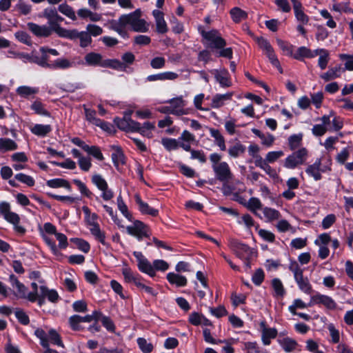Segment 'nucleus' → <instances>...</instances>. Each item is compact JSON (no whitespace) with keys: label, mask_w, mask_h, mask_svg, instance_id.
Returning a JSON list of instances; mask_svg holds the SVG:
<instances>
[{"label":"nucleus","mask_w":353,"mask_h":353,"mask_svg":"<svg viewBox=\"0 0 353 353\" xmlns=\"http://www.w3.org/2000/svg\"><path fill=\"white\" fill-rule=\"evenodd\" d=\"M111 157L115 167L124 163V154L119 148L112 154Z\"/></svg>","instance_id":"nucleus-56"},{"label":"nucleus","mask_w":353,"mask_h":353,"mask_svg":"<svg viewBox=\"0 0 353 353\" xmlns=\"http://www.w3.org/2000/svg\"><path fill=\"white\" fill-rule=\"evenodd\" d=\"M302 137H303L302 134H300L291 135L288 138V143H289L290 150H294L295 149L298 148L301 145V141H302Z\"/></svg>","instance_id":"nucleus-57"},{"label":"nucleus","mask_w":353,"mask_h":353,"mask_svg":"<svg viewBox=\"0 0 353 353\" xmlns=\"http://www.w3.org/2000/svg\"><path fill=\"white\" fill-rule=\"evenodd\" d=\"M17 149V144L8 138H0V151L7 152Z\"/></svg>","instance_id":"nucleus-46"},{"label":"nucleus","mask_w":353,"mask_h":353,"mask_svg":"<svg viewBox=\"0 0 353 353\" xmlns=\"http://www.w3.org/2000/svg\"><path fill=\"white\" fill-rule=\"evenodd\" d=\"M31 109L37 114L50 117V112L46 110L43 104L39 101H34L31 105Z\"/></svg>","instance_id":"nucleus-53"},{"label":"nucleus","mask_w":353,"mask_h":353,"mask_svg":"<svg viewBox=\"0 0 353 353\" xmlns=\"http://www.w3.org/2000/svg\"><path fill=\"white\" fill-rule=\"evenodd\" d=\"M117 204L119 210L121 213L130 221H132V215L129 212L128 206L125 203L122 196L119 194L117 199Z\"/></svg>","instance_id":"nucleus-44"},{"label":"nucleus","mask_w":353,"mask_h":353,"mask_svg":"<svg viewBox=\"0 0 353 353\" xmlns=\"http://www.w3.org/2000/svg\"><path fill=\"white\" fill-rule=\"evenodd\" d=\"M321 159L318 158L313 164L307 166L305 169V172L315 181H319L322 178L321 172H324L323 170L321 169Z\"/></svg>","instance_id":"nucleus-20"},{"label":"nucleus","mask_w":353,"mask_h":353,"mask_svg":"<svg viewBox=\"0 0 353 353\" xmlns=\"http://www.w3.org/2000/svg\"><path fill=\"white\" fill-rule=\"evenodd\" d=\"M0 213L4 219L10 223H15L19 221V215L10 211V205L8 202L2 201L0 203Z\"/></svg>","instance_id":"nucleus-15"},{"label":"nucleus","mask_w":353,"mask_h":353,"mask_svg":"<svg viewBox=\"0 0 353 353\" xmlns=\"http://www.w3.org/2000/svg\"><path fill=\"white\" fill-rule=\"evenodd\" d=\"M55 32L61 37L70 39L71 40L79 39L82 43H91L92 38L90 36L88 31L79 32L78 30H67L61 27H56Z\"/></svg>","instance_id":"nucleus-6"},{"label":"nucleus","mask_w":353,"mask_h":353,"mask_svg":"<svg viewBox=\"0 0 353 353\" xmlns=\"http://www.w3.org/2000/svg\"><path fill=\"white\" fill-rule=\"evenodd\" d=\"M153 16L155 19L157 29L159 32L164 33L168 30L166 22L164 20L163 14L158 10H154L152 12Z\"/></svg>","instance_id":"nucleus-35"},{"label":"nucleus","mask_w":353,"mask_h":353,"mask_svg":"<svg viewBox=\"0 0 353 353\" xmlns=\"http://www.w3.org/2000/svg\"><path fill=\"white\" fill-rule=\"evenodd\" d=\"M262 52L267 56L272 65L276 68L279 72L282 74L283 72L280 62L277 59L272 46H260Z\"/></svg>","instance_id":"nucleus-18"},{"label":"nucleus","mask_w":353,"mask_h":353,"mask_svg":"<svg viewBox=\"0 0 353 353\" xmlns=\"http://www.w3.org/2000/svg\"><path fill=\"white\" fill-rule=\"evenodd\" d=\"M233 94L232 92H228L225 94H216L212 99L211 107L214 109L223 107L228 101L232 100Z\"/></svg>","instance_id":"nucleus-17"},{"label":"nucleus","mask_w":353,"mask_h":353,"mask_svg":"<svg viewBox=\"0 0 353 353\" xmlns=\"http://www.w3.org/2000/svg\"><path fill=\"white\" fill-rule=\"evenodd\" d=\"M92 183L101 192V196L104 201H110L114 197L113 191L109 188L105 179L99 174H94L91 177Z\"/></svg>","instance_id":"nucleus-9"},{"label":"nucleus","mask_w":353,"mask_h":353,"mask_svg":"<svg viewBox=\"0 0 353 353\" xmlns=\"http://www.w3.org/2000/svg\"><path fill=\"white\" fill-rule=\"evenodd\" d=\"M140 9L128 14H123L119 18V23L123 26H128L135 32H146L149 29V24L145 19L141 18Z\"/></svg>","instance_id":"nucleus-4"},{"label":"nucleus","mask_w":353,"mask_h":353,"mask_svg":"<svg viewBox=\"0 0 353 353\" xmlns=\"http://www.w3.org/2000/svg\"><path fill=\"white\" fill-rule=\"evenodd\" d=\"M209 159L216 179L223 184L231 181L234 175L229 164L226 161H221L222 156L216 152L210 154Z\"/></svg>","instance_id":"nucleus-2"},{"label":"nucleus","mask_w":353,"mask_h":353,"mask_svg":"<svg viewBox=\"0 0 353 353\" xmlns=\"http://www.w3.org/2000/svg\"><path fill=\"white\" fill-rule=\"evenodd\" d=\"M307 154V150L305 148H301L287 157L284 161V167L288 169H294L298 165L305 163Z\"/></svg>","instance_id":"nucleus-7"},{"label":"nucleus","mask_w":353,"mask_h":353,"mask_svg":"<svg viewBox=\"0 0 353 353\" xmlns=\"http://www.w3.org/2000/svg\"><path fill=\"white\" fill-rule=\"evenodd\" d=\"M288 269L293 274L294 279L299 289L306 294H312L313 292L312 286L309 279L303 275V270L299 266L297 261L290 260Z\"/></svg>","instance_id":"nucleus-5"},{"label":"nucleus","mask_w":353,"mask_h":353,"mask_svg":"<svg viewBox=\"0 0 353 353\" xmlns=\"http://www.w3.org/2000/svg\"><path fill=\"white\" fill-rule=\"evenodd\" d=\"M230 15L232 20L236 23L245 19L248 17L247 12L238 7H234L230 10Z\"/></svg>","instance_id":"nucleus-47"},{"label":"nucleus","mask_w":353,"mask_h":353,"mask_svg":"<svg viewBox=\"0 0 353 353\" xmlns=\"http://www.w3.org/2000/svg\"><path fill=\"white\" fill-rule=\"evenodd\" d=\"M243 205L252 212L255 216L261 219V216L258 213V210L263 208L261 200L256 197H251L248 201L243 203Z\"/></svg>","instance_id":"nucleus-24"},{"label":"nucleus","mask_w":353,"mask_h":353,"mask_svg":"<svg viewBox=\"0 0 353 353\" xmlns=\"http://www.w3.org/2000/svg\"><path fill=\"white\" fill-rule=\"evenodd\" d=\"M350 157V150L348 148H343L336 156L335 159L337 163L341 165H345V161Z\"/></svg>","instance_id":"nucleus-61"},{"label":"nucleus","mask_w":353,"mask_h":353,"mask_svg":"<svg viewBox=\"0 0 353 353\" xmlns=\"http://www.w3.org/2000/svg\"><path fill=\"white\" fill-rule=\"evenodd\" d=\"M14 178L17 181L27 185L29 187L33 186L35 183L34 179L31 176L26 175L23 173L17 174Z\"/></svg>","instance_id":"nucleus-60"},{"label":"nucleus","mask_w":353,"mask_h":353,"mask_svg":"<svg viewBox=\"0 0 353 353\" xmlns=\"http://www.w3.org/2000/svg\"><path fill=\"white\" fill-rule=\"evenodd\" d=\"M229 247L236 256L242 260L247 259L251 254L250 248L236 239H230Z\"/></svg>","instance_id":"nucleus-11"},{"label":"nucleus","mask_w":353,"mask_h":353,"mask_svg":"<svg viewBox=\"0 0 353 353\" xmlns=\"http://www.w3.org/2000/svg\"><path fill=\"white\" fill-rule=\"evenodd\" d=\"M122 274L126 283H133L136 286L141 281H143L142 277L138 273L134 272L128 267L122 269Z\"/></svg>","instance_id":"nucleus-28"},{"label":"nucleus","mask_w":353,"mask_h":353,"mask_svg":"<svg viewBox=\"0 0 353 353\" xmlns=\"http://www.w3.org/2000/svg\"><path fill=\"white\" fill-rule=\"evenodd\" d=\"M82 210L84 213L85 223L89 228L91 234L102 245H107L105 234L101 230L98 223L99 216L96 213L92 212L90 208L86 205L82 207Z\"/></svg>","instance_id":"nucleus-3"},{"label":"nucleus","mask_w":353,"mask_h":353,"mask_svg":"<svg viewBox=\"0 0 353 353\" xmlns=\"http://www.w3.org/2000/svg\"><path fill=\"white\" fill-rule=\"evenodd\" d=\"M245 146L236 139L235 143L228 148V153L230 158L236 159L245 153Z\"/></svg>","instance_id":"nucleus-27"},{"label":"nucleus","mask_w":353,"mask_h":353,"mask_svg":"<svg viewBox=\"0 0 353 353\" xmlns=\"http://www.w3.org/2000/svg\"><path fill=\"white\" fill-rule=\"evenodd\" d=\"M28 27L37 37H48L52 32V29L50 27L46 26H41L34 23H28Z\"/></svg>","instance_id":"nucleus-21"},{"label":"nucleus","mask_w":353,"mask_h":353,"mask_svg":"<svg viewBox=\"0 0 353 353\" xmlns=\"http://www.w3.org/2000/svg\"><path fill=\"white\" fill-rule=\"evenodd\" d=\"M73 183L77 186L80 193L88 197L91 198L93 195L92 192L88 188L86 185L79 179H74Z\"/></svg>","instance_id":"nucleus-55"},{"label":"nucleus","mask_w":353,"mask_h":353,"mask_svg":"<svg viewBox=\"0 0 353 353\" xmlns=\"http://www.w3.org/2000/svg\"><path fill=\"white\" fill-rule=\"evenodd\" d=\"M214 77L220 85L223 88H228L232 85V82L229 77L228 72L226 70L221 71H214Z\"/></svg>","instance_id":"nucleus-29"},{"label":"nucleus","mask_w":353,"mask_h":353,"mask_svg":"<svg viewBox=\"0 0 353 353\" xmlns=\"http://www.w3.org/2000/svg\"><path fill=\"white\" fill-rule=\"evenodd\" d=\"M315 304H322L330 310H334L337 307L336 303L332 297L319 293L311 296L310 302L308 305L311 306Z\"/></svg>","instance_id":"nucleus-12"},{"label":"nucleus","mask_w":353,"mask_h":353,"mask_svg":"<svg viewBox=\"0 0 353 353\" xmlns=\"http://www.w3.org/2000/svg\"><path fill=\"white\" fill-rule=\"evenodd\" d=\"M85 60L87 64L103 68H110V59H103L99 53L90 52L85 55Z\"/></svg>","instance_id":"nucleus-14"},{"label":"nucleus","mask_w":353,"mask_h":353,"mask_svg":"<svg viewBox=\"0 0 353 353\" xmlns=\"http://www.w3.org/2000/svg\"><path fill=\"white\" fill-rule=\"evenodd\" d=\"M18 95L21 97L28 98L29 97L36 94L39 92V88L27 85H22L17 88L16 90Z\"/></svg>","instance_id":"nucleus-43"},{"label":"nucleus","mask_w":353,"mask_h":353,"mask_svg":"<svg viewBox=\"0 0 353 353\" xmlns=\"http://www.w3.org/2000/svg\"><path fill=\"white\" fill-rule=\"evenodd\" d=\"M151 268L152 269V274H147L150 277H154L156 275V271L165 272L169 268V264L164 260L156 259L151 263Z\"/></svg>","instance_id":"nucleus-41"},{"label":"nucleus","mask_w":353,"mask_h":353,"mask_svg":"<svg viewBox=\"0 0 353 353\" xmlns=\"http://www.w3.org/2000/svg\"><path fill=\"white\" fill-rule=\"evenodd\" d=\"M58 9L60 12H61L63 14L68 17L69 19H70L72 20L77 19V17H76L74 10L72 8V7H70L68 4L62 3L59 6Z\"/></svg>","instance_id":"nucleus-52"},{"label":"nucleus","mask_w":353,"mask_h":353,"mask_svg":"<svg viewBox=\"0 0 353 353\" xmlns=\"http://www.w3.org/2000/svg\"><path fill=\"white\" fill-rule=\"evenodd\" d=\"M264 217L268 222H272L274 221L279 220L281 214L280 212L274 208L265 207L262 209Z\"/></svg>","instance_id":"nucleus-42"},{"label":"nucleus","mask_w":353,"mask_h":353,"mask_svg":"<svg viewBox=\"0 0 353 353\" xmlns=\"http://www.w3.org/2000/svg\"><path fill=\"white\" fill-rule=\"evenodd\" d=\"M225 46H211V52L216 57L232 58V49L224 48Z\"/></svg>","instance_id":"nucleus-31"},{"label":"nucleus","mask_w":353,"mask_h":353,"mask_svg":"<svg viewBox=\"0 0 353 353\" xmlns=\"http://www.w3.org/2000/svg\"><path fill=\"white\" fill-rule=\"evenodd\" d=\"M166 278L170 284L175 285L177 287H184L187 285L188 281L185 276L174 272H169Z\"/></svg>","instance_id":"nucleus-34"},{"label":"nucleus","mask_w":353,"mask_h":353,"mask_svg":"<svg viewBox=\"0 0 353 353\" xmlns=\"http://www.w3.org/2000/svg\"><path fill=\"white\" fill-rule=\"evenodd\" d=\"M135 202L138 205L139 210L143 214H149L152 216H157L159 211L150 207L147 203L142 201L139 194H136L134 196Z\"/></svg>","instance_id":"nucleus-23"},{"label":"nucleus","mask_w":353,"mask_h":353,"mask_svg":"<svg viewBox=\"0 0 353 353\" xmlns=\"http://www.w3.org/2000/svg\"><path fill=\"white\" fill-rule=\"evenodd\" d=\"M85 152L99 161H103L104 159L100 148L96 145L88 146V149Z\"/></svg>","instance_id":"nucleus-62"},{"label":"nucleus","mask_w":353,"mask_h":353,"mask_svg":"<svg viewBox=\"0 0 353 353\" xmlns=\"http://www.w3.org/2000/svg\"><path fill=\"white\" fill-rule=\"evenodd\" d=\"M343 71L344 69H343L340 65H337L330 68L325 73L321 74V77L325 81H329L339 77Z\"/></svg>","instance_id":"nucleus-37"},{"label":"nucleus","mask_w":353,"mask_h":353,"mask_svg":"<svg viewBox=\"0 0 353 353\" xmlns=\"http://www.w3.org/2000/svg\"><path fill=\"white\" fill-rule=\"evenodd\" d=\"M49 342L60 347H63V343L61 339L59 334L54 329H51L48 334Z\"/></svg>","instance_id":"nucleus-58"},{"label":"nucleus","mask_w":353,"mask_h":353,"mask_svg":"<svg viewBox=\"0 0 353 353\" xmlns=\"http://www.w3.org/2000/svg\"><path fill=\"white\" fill-rule=\"evenodd\" d=\"M316 52V56L319 55V66L321 69L323 70L327 67L328 63V52L325 49H316L314 50Z\"/></svg>","instance_id":"nucleus-48"},{"label":"nucleus","mask_w":353,"mask_h":353,"mask_svg":"<svg viewBox=\"0 0 353 353\" xmlns=\"http://www.w3.org/2000/svg\"><path fill=\"white\" fill-rule=\"evenodd\" d=\"M161 144L168 151L175 150L179 147V141L172 138H163Z\"/></svg>","instance_id":"nucleus-49"},{"label":"nucleus","mask_w":353,"mask_h":353,"mask_svg":"<svg viewBox=\"0 0 353 353\" xmlns=\"http://www.w3.org/2000/svg\"><path fill=\"white\" fill-rule=\"evenodd\" d=\"M132 111H129L125 114L123 118H116L114 121L117 127L125 132H133L134 129L139 125V122L132 120L130 118Z\"/></svg>","instance_id":"nucleus-13"},{"label":"nucleus","mask_w":353,"mask_h":353,"mask_svg":"<svg viewBox=\"0 0 353 353\" xmlns=\"http://www.w3.org/2000/svg\"><path fill=\"white\" fill-rule=\"evenodd\" d=\"M78 16L83 19H89L92 22L100 21L102 19V15L97 12H94L90 10L83 8L77 10Z\"/></svg>","instance_id":"nucleus-25"},{"label":"nucleus","mask_w":353,"mask_h":353,"mask_svg":"<svg viewBox=\"0 0 353 353\" xmlns=\"http://www.w3.org/2000/svg\"><path fill=\"white\" fill-rule=\"evenodd\" d=\"M9 281L12 288L16 289V295L19 298H25L27 288L19 281L17 277L14 274H11L9 277Z\"/></svg>","instance_id":"nucleus-26"},{"label":"nucleus","mask_w":353,"mask_h":353,"mask_svg":"<svg viewBox=\"0 0 353 353\" xmlns=\"http://www.w3.org/2000/svg\"><path fill=\"white\" fill-rule=\"evenodd\" d=\"M201 34L204 39L212 44H225V41L215 30H202Z\"/></svg>","instance_id":"nucleus-22"},{"label":"nucleus","mask_w":353,"mask_h":353,"mask_svg":"<svg viewBox=\"0 0 353 353\" xmlns=\"http://www.w3.org/2000/svg\"><path fill=\"white\" fill-rule=\"evenodd\" d=\"M293 9L295 17L297 21L302 24H307L309 21V18L303 10L302 3L297 6L293 7Z\"/></svg>","instance_id":"nucleus-50"},{"label":"nucleus","mask_w":353,"mask_h":353,"mask_svg":"<svg viewBox=\"0 0 353 353\" xmlns=\"http://www.w3.org/2000/svg\"><path fill=\"white\" fill-rule=\"evenodd\" d=\"M210 136L214 139V142L221 151L226 150L225 140L222 134L218 129L212 128L209 129Z\"/></svg>","instance_id":"nucleus-30"},{"label":"nucleus","mask_w":353,"mask_h":353,"mask_svg":"<svg viewBox=\"0 0 353 353\" xmlns=\"http://www.w3.org/2000/svg\"><path fill=\"white\" fill-rule=\"evenodd\" d=\"M135 61V56L132 52H128L121 56V61L116 59H110V68L118 71L125 72L130 65Z\"/></svg>","instance_id":"nucleus-10"},{"label":"nucleus","mask_w":353,"mask_h":353,"mask_svg":"<svg viewBox=\"0 0 353 353\" xmlns=\"http://www.w3.org/2000/svg\"><path fill=\"white\" fill-rule=\"evenodd\" d=\"M137 341L139 347L143 353H150L152 352L153 345L145 338L139 337Z\"/></svg>","instance_id":"nucleus-51"},{"label":"nucleus","mask_w":353,"mask_h":353,"mask_svg":"<svg viewBox=\"0 0 353 353\" xmlns=\"http://www.w3.org/2000/svg\"><path fill=\"white\" fill-rule=\"evenodd\" d=\"M8 46H0V53L6 54L8 57H14L24 59L37 63L43 67H48L49 64L47 63L48 54H52L54 56L58 55V52L54 49H46L44 47L40 48L41 55L37 56L34 52L31 54L27 53L17 52L13 50L6 51L5 49Z\"/></svg>","instance_id":"nucleus-1"},{"label":"nucleus","mask_w":353,"mask_h":353,"mask_svg":"<svg viewBox=\"0 0 353 353\" xmlns=\"http://www.w3.org/2000/svg\"><path fill=\"white\" fill-rule=\"evenodd\" d=\"M44 17L48 20L50 28L55 32L56 27H60L57 23L61 22L63 18L57 13L55 9L47 8L44 10Z\"/></svg>","instance_id":"nucleus-19"},{"label":"nucleus","mask_w":353,"mask_h":353,"mask_svg":"<svg viewBox=\"0 0 353 353\" xmlns=\"http://www.w3.org/2000/svg\"><path fill=\"white\" fill-rule=\"evenodd\" d=\"M277 342L285 352H292L296 350L298 346L297 342L290 337L279 338Z\"/></svg>","instance_id":"nucleus-32"},{"label":"nucleus","mask_w":353,"mask_h":353,"mask_svg":"<svg viewBox=\"0 0 353 353\" xmlns=\"http://www.w3.org/2000/svg\"><path fill=\"white\" fill-rule=\"evenodd\" d=\"M277 336V330L275 328L264 327L262 330L261 339L263 345H269L271 339H275Z\"/></svg>","instance_id":"nucleus-39"},{"label":"nucleus","mask_w":353,"mask_h":353,"mask_svg":"<svg viewBox=\"0 0 353 353\" xmlns=\"http://www.w3.org/2000/svg\"><path fill=\"white\" fill-rule=\"evenodd\" d=\"M126 231L128 234L134 236L139 241L150 236L148 225L139 220L134 221L132 225L127 226Z\"/></svg>","instance_id":"nucleus-8"},{"label":"nucleus","mask_w":353,"mask_h":353,"mask_svg":"<svg viewBox=\"0 0 353 353\" xmlns=\"http://www.w3.org/2000/svg\"><path fill=\"white\" fill-rule=\"evenodd\" d=\"M316 56L314 50H311L305 46H301L295 49L293 58L297 60H303L305 58H313Z\"/></svg>","instance_id":"nucleus-33"},{"label":"nucleus","mask_w":353,"mask_h":353,"mask_svg":"<svg viewBox=\"0 0 353 353\" xmlns=\"http://www.w3.org/2000/svg\"><path fill=\"white\" fill-rule=\"evenodd\" d=\"M338 141L339 138L337 137H329L323 143L320 142V144L324 146L328 152H330L335 149L334 145Z\"/></svg>","instance_id":"nucleus-59"},{"label":"nucleus","mask_w":353,"mask_h":353,"mask_svg":"<svg viewBox=\"0 0 353 353\" xmlns=\"http://www.w3.org/2000/svg\"><path fill=\"white\" fill-rule=\"evenodd\" d=\"M46 184L52 188H65L68 191L72 190L70 183L67 180L61 178L48 180Z\"/></svg>","instance_id":"nucleus-40"},{"label":"nucleus","mask_w":353,"mask_h":353,"mask_svg":"<svg viewBox=\"0 0 353 353\" xmlns=\"http://www.w3.org/2000/svg\"><path fill=\"white\" fill-rule=\"evenodd\" d=\"M284 153L282 150L271 151L267 153L265 158L268 163H272L283 157Z\"/></svg>","instance_id":"nucleus-63"},{"label":"nucleus","mask_w":353,"mask_h":353,"mask_svg":"<svg viewBox=\"0 0 353 353\" xmlns=\"http://www.w3.org/2000/svg\"><path fill=\"white\" fill-rule=\"evenodd\" d=\"M41 292V296H45L49 301L52 303H57L59 299L58 292L55 290H50L45 285H41L39 288Z\"/></svg>","instance_id":"nucleus-38"},{"label":"nucleus","mask_w":353,"mask_h":353,"mask_svg":"<svg viewBox=\"0 0 353 353\" xmlns=\"http://www.w3.org/2000/svg\"><path fill=\"white\" fill-rule=\"evenodd\" d=\"M50 125L35 124L31 128V132L38 137H44L47 136L51 131Z\"/></svg>","instance_id":"nucleus-36"},{"label":"nucleus","mask_w":353,"mask_h":353,"mask_svg":"<svg viewBox=\"0 0 353 353\" xmlns=\"http://www.w3.org/2000/svg\"><path fill=\"white\" fill-rule=\"evenodd\" d=\"M272 287L274 290V296L276 297H283L285 294V290L281 281L275 278L272 280Z\"/></svg>","instance_id":"nucleus-45"},{"label":"nucleus","mask_w":353,"mask_h":353,"mask_svg":"<svg viewBox=\"0 0 353 353\" xmlns=\"http://www.w3.org/2000/svg\"><path fill=\"white\" fill-rule=\"evenodd\" d=\"M134 256L138 262L139 270L145 274H152L153 271L151 268V263L143 256L142 252L134 251L133 252Z\"/></svg>","instance_id":"nucleus-16"},{"label":"nucleus","mask_w":353,"mask_h":353,"mask_svg":"<svg viewBox=\"0 0 353 353\" xmlns=\"http://www.w3.org/2000/svg\"><path fill=\"white\" fill-rule=\"evenodd\" d=\"M34 335L39 339L40 344L43 347L49 346V340L48 334L42 328H37L34 330Z\"/></svg>","instance_id":"nucleus-54"},{"label":"nucleus","mask_w":353,"mask_h":353,"mask_svg":"<svg viewBox=\"0 0 353 353\" xmlns=\"http://www.w3.org/2000/svg\"><path fill=\"white\" fill-rule=\"evenodd\" d=\"M243 349L248 350V353H262V350L258 346L256 342H245Z\"/></svg>","instance_id":"nucleus-64"}]
</instances>
